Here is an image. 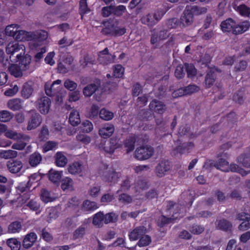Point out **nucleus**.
Here are the masks:
<instances>
[{"label": "nucleus", "instance_id": "obj_1", "mask_svg": "<svg viewBox=\"0 0 250 250\" xmlns=\"http://www.w3.org/2000/svg\"><path fill=\"white\" fill-rule=\"evenodd\" d=\"M25 47L20 44L17 41L9 42L6 47V54L9 56L11 62H17L21 69L26 71L28 69L31 61V57L25 54Z\"/></svg>", "mask_w": 250, "mask_h": 250}, {"label": "nucleus", "instance_id": "obj_2", "mask_svg": "<svg viewBox=\"0 0 250 250\" xmlns=\"http://www.w3.org/2000/svg\"><path fill=\"white\" fill-rule=\"evenodd\" d=\"M223 32H231L234 35L241 34L249 30L250 24L248 21H244L237 24L231 18L223 21L220 24Z\"/></svg>", "mask_w": 250, "mask_h": 250}, {"label": "nucleus", "instance_id": "obj_3", "mask_svg": "<svg viewBox=\"0 0 250 250\" xmlns=\"http://www.w3.org/2000/svg\"><path fill=\"white\" fill-rule=\"evenodd\" d=\"M174 210L172 211V214L171 217H167L164 215H161L158 218L157 221V225L160 228H163L167 225L173 223V221L178 217H181L179 215L181 210V206L176 204L172 201H169L167 209L170 210L172 208H174Z\"/></svg>", "mask_w": 250, "mask_h": 250}, {"label": "nucleus", "instance_id": "obj_4", "mask_svg": "<svg viewBox=\"0 0 250 250\" xmlns=\"http://www.w3.org/2000/svg\"><path fill=\"white\" fill-rule=\"evenodd\" d=\"M199 8L196 5H187L180 18V23L183 27L192 24L195 15L200 14Z\"/></svg>", "mask_w": 250, "mask_h": 250}, {"label": "nucleus", "instance_id": "obj_5", "mask_svg": "<svg viewBox=\"0 0 250 250\" xmlns=\"http://www.w3.org/2000/svg\"><path fill=\"white\" fill-rule=\"evenodd\" d=\"M11 62L8 57L4 56V52L1 50V63L4 67H8L9 71L11 75L16 78L21 77L22 76V71L24 70L21 69L18 64L11 63Z\"/></svg>", "mask_w": 250, "mask_h": 250}, {"label": "nucleus", "instance_id": "obj_6", "mask_svg": "<svg viewBox=\"0 0 250 250\" xmlns=\"http://www.w3.org/2000/svg\"><path fill=\"white\" fill-rule=\"evenodd\" d=\"M154 148L150 146L138 147L135 151V157L138 160H145L150 158L153 154Z\"/></svg>", "mask_w": 250, "mask_h": 250}, {"label": "nucleus", "instance_id": "obj_7", "mask_svg": "<svg viewBox=\"0 0 250 250\" xmlns=\"http://www.w3.org/2000/svg\"><path fill=\"white\" fill-rule=\"evenodd\" d=\"M121 145L119 143V140L117 138L112 137L108 141L101 142L99 145V147L103 149L105 152L109 154H113L115 149L120 147Z\"/></svg>", "mask_w": 250, "mask_h": 250}, {"label": "nucleus", "instance_id": "obj_8", "mask_svg": "<svg viewBox=\"0 0 250 250\" xmlns=\"http://www.w3.org/2000/svg\"><path fill=\"white\" fill-rule=\"evenodd\" d=\"M51 103V100L48 97L43 96L37 101L36 106L42 114H46L49 111Z\"/></svg>", "mask_w": 250, "mask_h": 250}, {"label": "nucleus", "instance_id": "obj_9", "mask_svg": "<svg viewBox=\"0 0 250 250\" xmlns=\"http://www.w3.org/2000/svg\"><path fill=\"white\" fill-rule=\"evenodd\" d=\"M194 146V144L192 142L180 143L173 149V151L175 154H187L191 152Z\"/></svg>", "mask_w": 250, "mask_h": 250}, {"label": "nucleus", "instance_id": "obj_10", "mask_svg": "<svg viewBox=\"0 0 250 250\" xmlns=\"http://www.w3.org/2000/svg\"><path fill=\"white\" fill-rule=\"evenodd\" d=\"M229 164V162L225 159L219 158L216 162L212 160H209L205 163L204 167L206 168H209L214 167L218 169L226 171V167H228Z\"/></svg>", "mask_w": 250, "mask_h": 250}, {"label": "nucleus", "instance_id": "obj_11", "mask_svg": "<svg viewBox=\"0 0 250 250\" xmlns=\"http://www.w3.org/2000/svg\"><path fill=\"white\" fill-rule=\"evenodd\" d=\"M24 32L23 30L17 31L16 26H14L13 24L8 25L5 28L6 35L15 38L17 41H22L23 39Z\"/></svg>", "mask_w": 250, "mask_h": 250}, {"label": "nucleus", "instance_id": "obj_12", "mask_svg": "<svg viewBox=\"0 0 250 250\" xmlns=\"http://www.w3.org/2000/svg\"><path fill=\"white\" fill-rule=\"evenodd\" d=\"M171 168V166L168 160H162L156 167L155 172L157 176L161 178L165 175Z\"/></svg>", "mask_w": 250, "mask_h": 250}, {"label": "nucleus", "instance_id": "obj_13", "mask_svg": "<svg viewBox=\"0 0 250 250\" xmlns=\"http://www.w3.org/2000/svg\"><path fill=\"white\" fill-rule=\"evenodd\" d=\"M149 107L151 111H154L157 114L162 115L166 110V105L162 102L154 99L152 100L149 104Z\"/></svg>", "mask_w": 250, "mask_h": 250}, {"label": "nucleus", "instance_id": "obj_14", "mask_svg": "<svg viewBox=\"0 0 250 250\" xmlns=\"http://www.w3.org/2000/svg\"><path fill=\"white\" fill-rule=\"evenodd\" d=\"M81 201L76 197H73L70 199L67 203V208L75 213V216L80 215L82 207Z\"/></svg>", "mask_w": 250, "mask_h": 250}, {"label": "nucleus", "instance_id": "obj_15", "mask_svg": "<svg viewBox=\"0 0 250 250\" xmlns=\"http://www.w3.org/2000/svg\"><path fill=\"white\" fill-rule=\"evenodd\" d=\"M37 240V235L34 232L26 234L22 240V245L23 248L28 249L31 248Z\"/></svg>", "mask_w": 250, "mask_h": 250}, {"label": "nucleus", "instance_id": "obj_16", "mask_svg": "<svg viewBox=\"0 0 250 250\" xmlns=\"http://www.w3.org/2000/svg\"><path fill=\"white\" fill-rule=\"evenodd\" d=\"M146 232V229L143 226H140L134 228L128 234L129 239L130 241H136L140 239Z\"/></svg>", "mask_w": 250, "mask_h": 250}, {"label": "nucleus", "instance_id": "obj_17", "mask_svg": "<svg viewBox=\"0 0 250 250\" xmlns=\"http://www.w3.org/2000/svg\"><path fill=\"white\" fill-rule=\"evenodd\" d=\"M42 121V116L39 113H34L32 114L28 121L27 129L28 130H31L36 128L40 125Z\"/></svg>", "mask_w": 250, "mask_h": 250}, {"label": "nucleus", "instance_id": "obj_18", "mask_svg": "<svg viewBox=\"0 0 250 250\" xmlns=\"http://www.w3.org/2000/svg\"><path fill=\"white\" fill-rule=\"evenodd\" d=\"M114 130L113 125L107 124L99 129V134L102 138L106 139L109 138L113 134Z\"/></svg>", "mask_w": 250, "mask_h": 250}, {"label": "nucleus", "instance_id": "obj_19", "mask_svg": "<svg viewBox=\"0 0 250 250\" xmlns=\"http://www.w3.org/2000/svg\"><path fill=\"white\" fill-rule=\"evenodd\" d=\"M7 167L12 173L19 172L22 167V163L20 160H10L7 163Z\"/></svg>", "mask_w": 250, "mask_h": 250}, {"label": "nucleus", "instance_id": "obj_20", "mask_svg": "<svg viewBox=\"0 0 250 250\" xmlns=\"http://www.w3.org/2000/svg\"><path fill=\"white\" fill-rule=\"evenodd\" d=\"M23 101L20 98H13L8 100L7 107L13 111H19L22 108Z\"/></svg>", "mask_w": 250, "mask_h": 250}, {"label": "nucleus", "instance_id": "obj_21", "mask_svg": "<svg viewBox=\"0 0 250 250\" xmlns=\"http://www.w3.org/2000/svg\"><path fill=\"white\" fill-rule=\"evenodd\" d=\"M136 141V137L135 134L130 135L124 141V146L127 153L132 151L134 149Z\"/></svg>", "mask_w": 250, "mask_h": 250}, {"label": "nucleus", "instance_id": "obj_22", "mask_svg": "<svg viewBox=\"0 0 250 250\" xmlns=\"http://www.w3.org/2000/svg\"><path fill=\"white\" fill-rule=\"evenodd\" d=\"M98 208V206L95 202L85 200L83 202L81 210L87 213H89L93 212Z\"/></svg>", "mask_w": 250, "mask_h": 250}, {"label": "nucleus", "instance_id": "obj_23", "mask_svg": "<svg viewBox=\"0 0 250 250\" xmlns=\"http://www.w3.org/2000/svg\"><path fill=\"white\" fill-rule=\"evenodd\" d=\"M83 166L78 162H74L70 164L67 167V170L69 173L72 175L79 174L82 171Z\"/></svg>", "mask_w": 250, "mask_h": 250}, {"label": "nucleus", "instance_id": "obj_24", "mask_svg": "<svg viewBox=\"0 0 250 250\" xmlns=\"http://www.w3.org/2000/svg\"><path fill=\"white\" fill-rule=\"evenodd\" d=\"M62 175V171H58L51 169L49 171L48 178L52 183L58 184L60 182Z\"/></svg>", "mask_w": 250, "mask_h": 250}, {"label": "nucleus", "instance_id": "obj_25", "mask_svg": "<svg viewBox=\"0 0 250 250\" xmlns=\"http://www.w3.org/2000/svg\"><path fill=\"white\" fill-rule=\"evenodd\" d=\"M238 163L246 168H250V153H243L236 159Z\"/></svg>", "mask_w": 250, "mask_h": 250}, {"label": "nucleus", "instance_id": "obj_26", "mask_svg": "<svg viewBox=\"0 0 250 250\" xmlns=\"http://www.w3.org/2000/svg\"><path fill=\"white\" fill-rule=\"evenodd\" d=\"M74 182L73 180L68 177L63 178L61 181V188L62 190H73L74 189Z\"/></svg>", "mask_w": 250, "mask_h": 250}, {"label": "nucleus", "instance_id": "obj_27", "mask_svg": "<svg viewBox=\"0 0 250 250\" xmlns=\"http://www.w3.org/2000/svg\"><path fill=\"white\" fill-rule=\"evenodd\" d=\"M42 160V157L39 152H35L31 154L29 158V163L32 167H37Z\"/></svg>", "mask_w": 250, "mask_h": 250}, {"label": "nucleus", "instance_id": "obj_28", "mask_svg": "<svg viewBox=\"0 0 250 250\" xmlns=\"http://www.w3.org/2000/svg\"><path fill=\"white\" fill-rule=\"evenodd\" d=\"M216 73L211 70L208 71L206 75L205 83L206 88L212 86L215 81Z\"/></svg>", "mask_w": 250, "mask_h": 250}, {"label": "nucleus", "instance_id": "obj_29", "mask_svg": "<svg viewBox=\"0 0 250 250\" xmlns=\"http://www.w3.org/2000/svg\"><path fill=\"white\" fill-rule=\"evenodd\" d=\"M142 24L151 27L156 24V21L154 19V16L151 14H148L143 16L140 19Z\"/></svg>", "mask_w": 250, "mask_h": 250}, {"label": "nucleus", "instance_id": "obj_30", "mask_svg": "<svg viewBox=\"0 0 250 250\" xmlns=\"http://www.w3.org/2000/svg\"><path fill=\"white\" fill-rule=\"evenodd\" d=\"M55 158V163L58 167H64L67 163V159L62 152H57Z\"/></svg>", "mask_w": 250, "mask_h": 250}, {"label": "nucleus", "instance_id": "obj_31", "mask_svg": "<svg viewBox=\"0 0 250 250\" xmlns=\"http://www.w3.org/2000/svg\"><path fill=\"white\" fill-rule=\"evenodd\" d=\"M69 122L74 126L78 125L81 123L79 113L77 110H73L70 112L69 117Z\"/></svg>", "mask_w": 250, "mask_h": 250}, {"label": "nucleus", "instance_id": "obj_32", "mask_svg": "<svg viewBox=\"0 0 250 250\" xmlns=\"http://www.w3.org/2000/svg\"><path fill=\"white\" fill-rule=\"evenodd\" d=\"M112 13L114 16L117 17H121L126 12V7L123 5L115 6L112 5Z\"/></svg>", "mask_w": 250, "mask_h": 250}, {"label": "nucleus", "instance_id": "obj_33", "mask_svg": "<svg viewBox=\"0 0 250 250\" xmlns=\"http://www.w3.org/2000/svg\"><path fill=\"white\" fill-rule=\"evenodd\" d=\"M98 86L95 83H91L85 86L83 89V95L86 97H90L98 89Z\"/></svg>", "mask_w": 250, "mask_h": 250}, {"label": "nucleus", "instance_id": "obj_34", "mask_svg": "<svg viewBox=\"0 0 250 250\" xmlns=\"http://www.w3.org/2000/svg\"><path fill=\"white\" fill-rule=\"evenodd\" d=\"M104 219V213L101 212H99L94 215L92 223L95 226L101 227L103 226Z\"/></svg>", "mask_w": 250, "mask_h": 250}, {"label": "nucleus", "instance_id": "obj_35", "mask_svg": "<svg viewBox=\"0 0 250 250\" xmlns=\"http://www.w3.org/2000/svg\"><path fill=\"white\" fill-rule=\"evenodd\" d=\"M21 224L19 221H14L11 223L8 226V231L10 233H18L21 230Z\"/></svg>", "mask_w": 250, "mask_h": 250}, {"label": "nucleus", "instance_id": "obj_36", "mask_svg": "<svg viewBox=\"0 0 250 250\" xmlns=\"http://www.w3.org/2000/svg\"><path fill=\"white\" fill-rule=\"evenodd\" d=\"M99 117L102 120L105 121H109L113 119L114 114L113 112L106 110L104 108H103L100 111Z\"/></svg>", "mask_w": 250, "mask_h": 250}, {"label": "nucleus", "instance_id": "obj_37", "mask_svg": "<svg viewBox=\"0 0 250 250\" xmlns=\"http://www.w3.org/2000/svg\"><path fill=\"white\" fill-rule=\"evenodd\" d=\"M237 11L243 17H249L250 16V8L244 4L238 6Z\"/></svg>", "mask_w": 250, "mask_h": 250}, {"label": "nucleus", "instance_id": "obj_38", "mask_svg": "<svg viewBox=\"0 0 250 250\" xmlns=\"http://www.w3.org/2000/svg\"><path fill=\"white\" fill-rule=\"evenodd\" d=\"M90 11L88 7L87 0H80L79 3V12L83 19V16Z\"/></svg>", "mask_w": 250, "mask_h": 250}, {"label": "nucleus", "instance_id": "obj_39", "mask_svg": "<svg viewBox=\"0 0 250 250\" xmlns=\"http://www.w3.org/2000/svg\"><path fill=\"white\" fill-rule=\"evenodd\" d=\"M6 243L11 250H20L21 247V242L16 238L8 239Z\"/></svg>", "mask_w": 250, "mask_h": 250}, {"label": "nucleus", "instance_id": "obj_40", "mask_svg": "<svg viewBox=\"0 0 250 250\" xmlns=\"http://www.w3.org/2000/svg\"><path fill=\"white\" fill-rule=\"evenodd\" d=\"M33 92V89L32 87L28 84H24L21 92V96L24 99L29 98L32 95Z\"/></svg>", "mask_w": 250, "mask_h": 250}, {"label": "nucleus", "instance_id": "obj_41", "mask_svg": "<svg viewBox=\"0 0 250 250\" xmlns=\"http://www.w3.org/2000/svg\"><path fill=\"white\" fill-rule=\"evenodd\" d=\"M125 72V68L121 64H118L115 65L113 68V75L115 78H122Z\"/></svg>", "mask_w": 250, "mask_h": 250}, {"label": "nucleus", "instance_id": "obj_42", "mask_svg": "<svg viewBox=\"0 0 250 250\" xmlns=\"http://www.w3.org/2000/svg\"><path fill=\"white\" fill-rule=\"evenodd\" d=\"M85 234V228L82 225L79 227L73 233V238L76 240L79 238H82Z\"/></svg>", "mask_w": 250, "mask_h": 250}, {"label": "nucleus", "instance_id": "obj_43", "mask_svg": "<svg viewBox=\"0 0 250 250\" xmlns=\"http://www.w3.org/2000/svg\"><path fill=\"white\" fill-rule=\"evenodd\" d=\"M188 229L191 233L196 235L202 233L204 230L203 226L197 224L190 225Z\"/></svg>", "mask_w": 250, "mask_h": 250}, {"label": "nucleus", "instance_id": "obj_44", "mask_svg": "<svg viewBox=\"0 0 250 250\" xmlns=\"http://www.w3.org/2000/svg\"><path fill=\"white\" fill-rule=\"evenodd\" d=\"M186 71L188 78H193L196 76L197 70L193 64L185 63Z\"/></svg>", "mask_w": 250, "mask_h": 250}, {"label": "nucleus", "instance_id": "obj_45", "mask_svg": "<svg viewBox=\"0 0 250 250\" xmlns=\"http://www.w3.org/2000/svg\"><path fill=\"white\" fill-rule=\"evenodd\" d=\"M232 227L231 223L226 219L220 220L217 224V228L223 230L227 231Z\"/></svg>", "mask_w": 250, "mask_h": 250}, {"label": "nucleus", "instance_id": "obj_46", "mask_svg": "<svg viewBox=\"0 0 250 250\" xmlns=\"http://www.w3.org/2000/svg\"><path fill=\"white\" fill-rule=\"evenodd\" d=\"M151 242V237L148 235H146L145 234L139 239V240L137 243V245L139 247L147 246L149 245Z\"/></svg>", "mask_w": 250, "mask_h": 250}, {"label": "nucleus", "instance_id": "obj_47", "mask_svg": "<svg viewBox=\"0 0 250 250\" xmlns=\"http://www.w3.org/2000/svg\"><path fill=\"white\" fill-rule=\"evenodd\" d=\"M105 180L108 183H115L117 181L119 178L118 173L115 171H112L111 172H108L105 175Z\"/></svg>", "mask_w": 250, "mask_h": 250}, {"label": "nucleus", "instance_id": "obj_48", "mask_svg": "<svg viewBox=\"0 0 250 250\" xmlns=\"http://www.w3.org/2000/svg\"><path fill=\"white\" fill-rule=\"evenodd\" d=\"M41 199L45 203L51 202L54 200L51 196L50 193L46 189H42L41 191Z\"/></svg>", "mask_w": 250, "mask_h": 250}, {"label": "nucleus", "instance_id": "obj_49", "mask_svg": "<svg viewBox=\"0 0 250 250\" xmlns=\"http://www.w3.org/2000/svg\"><path fill=\"white\" fill-rule=\"evenodd\" d=\"M99 107L97 104H92L88 113L89 118L91 119L96 118L99 115Z\"/></svg>", "mask_w": 250, "mask_h": 250}, {"label": "nucleus", "instance_id": "obj_50", "mask_svg": "<svg viewBox=\"0 0 250 250\" xmlns=\"http://www.w3.org/2000/svg\"><path fill=\"white\" fill-rule=\"evenodd\" d=\"M17 156V152L12 150H1V158L6 159L15 158Z\"/></svg>", "mask_w": 250, "mask_h": 250}, {"label": "nucleus", "instance_id": "obj_51", "mask_svg": "<svg viewBox=\"0 0 250 250\" xmlns=\"http://www.w3.org/2000/svg\"><path fill=\"white\" fill-rule=\"evenodd\" d=\"M25 206L32 211L40 212V204L34 199L30 200Z\"/></svg>", "mask_w": 250, "mask_h": 250}, {"label": "nucleus", "instance_id": "obj_52", "mask_svg": "<svg viewBox=\"0 0 250 250\" xmlns=\"http://www.w3.org/2000/svg\"><path fill=\"white\" fill-rule=\"evenodd\" d=\"M247 66V62L245 60H241L235 64L234 71L236 72L243 71L246 69Z\"/></svg>", "mask_w": 250, "mask_h": 250}, {"label": "nucleus", "instance_id": "obj_53", "mask_svg": "<svg viewBox=\"0 0 250 250\" xmlns=\"http://www.w3.org/2000/svg\"><path fill=\"white\" fill-rule=\"evenodd\" d=\"M244 92L241 90L235 92L232 97L233 100L240 104H242L244 102Z\"/></svg>", "mask_w": 250, "mask_h": 250}, {"label": "nucleus", "instance_id": "obj_54", "mask_svg": "<svg viewBox=\"0 0 250 250\" xmlns=\"http://www.w3.org/2000/svg\"><path fill=\"white\" fill-rule=\"evenodd\" d=\"M143 92V87L139 83H135L132 88V96L136 97Z\"/></svg>", "mask_w": 250, "mask_h": 250}, {"label": "nucleus", "instance_id": "obj_55", "mask_svg": "<svg viewBox=\"0 0 250 250\" xmlns=\"http://www.w3.org/2000/svg\"><path fill=\"white\" fill-rule=\"evenodd\" d=\"M186 95H190L199 91L200 87L195 84H189L184 86Z\"/></svg>", "mask_w": 250, "mask_h": 250}, {"label": "nucleus", "instance_id": "obj_56", "mask_svg": "<svg viewBox=\"0 0 250 250\" xmlns=\"http://www.w3.org/2000/svg\"><path fill=\"white\" fill-rule=\"evenodd\" d=\"M104 222L105 224L115 222L117 220L116 215L113 212L106 213L105 215L104 214Z\"/></svg>", "mask_w": 250, "mask_h": 250}, {"label": "nucleus", "instance_id": "obj_57", "mask_svg": "<svg viewBox=\"0 0 250 250\" xmlns=\"http://www.w3.org/2000/svg\"><path fill=\"white\" fill-rule=\"evenodd\" d=\"M126 31L125 27H117L112 30H111V35L114 37L121 36L124 35Z\"/></svg>", "mask_w": 250, "mask_h": 250}, {"label": "nucleus", "instance_id": "obj_58", "mask_svg": "<svg viewBox=\"0 0 250 250\" xmlns=\"http://www.w3.org/2000/svg\"><path fill=\"white\" fill-rule=\"evenodd\" d=\"M13 117V114L7 110H1V122L9 121Z\"/></svg>", "mask_w": 250, "mask_h": 250}, {"label": "nucleus", "instance_id": "obj_59", "mask_svg": "<svg viewBox=\"0 0 250 250\" xmlns=\"http://www.w3.org/2000/svg\"><path fill=\"white\" fill-rule=\"evenodd\" d=\"M118 200L124 204H128L132 202V198L126 193H122L119 195Z\"/></svg>", "mask_w": 250, "mask_h": 250}, {"label": "nucleus", "instance_id": "obj_60", "mask_svg": "<svg viewBox=\"0 0 250 250\" xmlns=\"http://www.w3.org/2000/svg\"><path fill=\"white\" fill-rule=\"evenodd\" d=\"M41 232L40 236L43 240L47 242H50L52 241L53 239L52 235L47 231L45 228L42 229Z\"/></svg>", "mask_w": 250, "mask_h": 250}, {"label": "nucleus", "instance_id": "obj_61", "mask_svg": "<svg viewBox=\"0 0 250 250\" xmlns=\"http://www.w3.org/2000/svg\"><path fill=\"white\" fill-rule=\"evenodd\" d=\"M57 145L55 142L49 141L43 145V150L44 152L52 150L56 147Z\"/></svg>", "mask_w": 250, "mask_h": 250}, {"label": "nucleus", "instance_id": "obj_62", "mask_svg": "<svg viewBox=\"0 0 250 250\" xmlns=\"http://www.w3.org/2000/svg\"><path fill=\"white\" fill-rule=\"evenodd\" d=\"M64 87L70 91L74 90L77 87V84L75 82L68 79L64 83Z\"/></svg>", "mask_w": 250, "mask_h": 250}, {"label": "nucleus", "instance_id": "obj_63", "mask_svg": "<svg viewBox=\"0 0 250 250\" xmlns=\"http://www.w3.org/2000/svg\"><path fill=\"white\" fill-rule=\"evenodd\" d=\"M174 74L177 79H182L185 75L183 66L182 65H178L175 69Z\"/></svg>", "mask_w": 250, "mask_h": 250}, {"label": "nucleus", "instance_id": "obj_64", "mask_svg": "<svg viewBox=\"0 0 250 250\" xmlns=\"http://www.w3.org/2000/svg\"><path fill=\"white\" fill-rule=\"evenodd\" d=\"M250 228V216L244 220L238 226L240 230L245 231Z\"/></svg>", "mask_w": 250, "mask_h": 250}]
</instances>
